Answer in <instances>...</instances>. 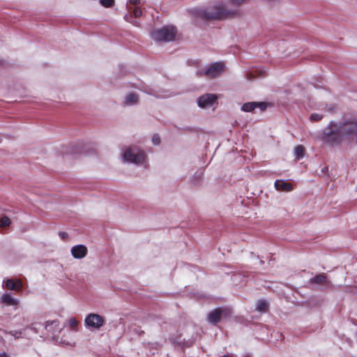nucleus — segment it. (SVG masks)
<instances>
[{
    "label": "nucleus",
    "instance_id": "nucleus-27",
    "mask_svg": "<svg viewBox=\"0 0 357 357\" xmlns=\"http://www.w3.org/2000/svg\"><path fill=\"white\" fill-rule=\"evenodd\" d=\"M124 19H125L127 22H130V23H132L134 25H137V24L135 23V22H132V21H131V16L126 15H125Z\"/></svg>",
    "mask_w": 357,
    "mask_h": 357
},
{
    "label": "nucleus",
    "instance_id": "nucleus-17",
    "mask_svg": "<svg viewBox=\"0 0 357 357\" xmlns=\"http://www.w3.org/2000/svg\"><path fill=\"white\" fill-rule=\"evenodd\" d=\"M305 149L303 146L298 145L294 148V155L296 159L300 160L304 156Z\"/></svg>",
    "mask_w": 357,
    "mask_h": 357
},
{
    "label": "nucleus",
    "instance_id": "nucleus-13",
    "mask_svg": "<svg viewBox=\"0 0 357 357\" xmlns=\"http://www.w3.org/2000/svg\"><path fill=\"white\" fill-rule=\"evenodd\" d=\"M274 186L278 191L290 192L294 189L292 184L283 180H276Z\"/></svg>",
    "mask_w": 357,
    "mask_h": 357
},
{
    "label": "nucleus",
    "instance_id": "nucleus-28",
    "mask_svg": "<svg viewBox=\"0 0 357 357\" xmlns=\"http://www.w3.org/2000/svg\"><path fill=\"white\" fill-rule=\"evenodd\" d=\"M128 2L130 3V4H133V5H137L139 3V0H128Z\"/></svg>",
    "mask_w": 357,
    "mask_h": 357
},
{
    "label": "nucleus",
    "instance_id": "nucleus-19",
    "mask_svg": "<svg viewBox=\"0 0 357 357\" xmlns=\"http://www.w3.org/2000/svg\"><path fill=\"white\" fill-rule=\"evenodd\" d=\"M268 304L265 301H259L256 305V310L259 312H266L267 310Z\"/></svg>",
    "mask_w": 357,
    "mask_h": 357
},
{
    "label": "nucleus",
    "instance_id": "nucleus-12",
    "mask_svg": "<svg viewBox=\"0 0 357 357\" xmlns=\"http://www.w3.org/2000/svg\"><path fill=\"white\" fill-rule=\"evenodd\" d=\"M139 95L135 92L127 93L123 100V105L125 106H133L138 103Z\"/></svg>",
    "mask_w": 357,
    "mask_h": 357
},
{
    "label": "nucleus",
    "instance_id": "nucleus-10",
    "mask_svg": "<svg viewBox=\"0 0 357 357\" xmlns=\"http://www.w3.org/2000/svg\"><path fill=\"white\" fill-rule=\"evenodd\" d=\"M70 254L74 259H82L88 255V248L82 244L75 245L70 248Z\"/></svg>",
    "mask_w": 357,
    "mask_h": 357
},
{
    "label": "nucleus",
    "instance_id": "nucleus-29",
    "mask_svg": "<svg viewBox=\"0 0 357 357\" xmlns=\"http://www.w3.org/2000/svg\"><path fill=\"white\" fill-rule=\"evenodd\" d=\"M0 357H10V356L5 352H2L0 353Z\"/></svg>",
    "mask_w": 357,
    "mask_h": 357
},
{
    "label": "nucleus",
    "instance_id": "nucleus-16",
    "mask_svg": "<svg viewBox=\"0 0 357 357\" xmlns=\"http://www.w3.org/2000/svg\"><path fill=\"white\" fill-rule=\"evenodd\" d=\"M311 283L324 284L326 283V277L324 274H320L310 279Z\"/></svg>",
    "mask_w": 357,
    "mask_h": 357
},
{
    "label": "nucleus",
    "instance_id": "nucleus-9",
    "mask_svg": "<svg viewBox=\"0 0 357 357\" xmlns=\"http://www.w3.org/2000/svg\"><path fill=\"white\" fill-rule=\"evenodd\" d=\"M229 312L228 308H216L208 314V321L213 324H216L222 317L228 316Z\"/></svg>",
    "mask_w": 357,
    "mask_h": 357
},
{
    "label": "nucleus",
    "instance_id": "nucleus-25",
    "mask_svg": "<svg viewBox=\"0 0 357 357\" xmlns=\"http://www.w3.org/2000/svg\"><path fill=\"white\" fill-rule=\"evenodd\" d=\"M9 334H10L12 336H13L15 339L20 338L22 335L21 331H12L9 332Z\"/></svg>",
    "mask_w": 357,
    "mask_h": 357
},
{
    "label": "nucleus",
    "instance_id": "nucleus-15",
    "mask_svg": "<svg viewBox=\"0 0 357 357\" xmlns=\"http://www.w3.org/2000/svg\"><path fill=\"white\" fill-rule=\"evenodd\" d=\"M2 303L10 306H17L19 303V300L13 297L9 294H4L1 296Z\"/></svg>",
    "mask_w": 357,
    "mask_h": 357
},
{
    "label": "nucleus",
    "instance_id": "nucleus-18",
    "mask_svg": "<svg viewBox=\"0 0 357 357\" xmlns=\"http://www.w3.org/2000/svg\"><path fill=\"white\" fill-rule=\"evenodd\" d=\"M78 324L79 321L75 317H71L68 321V326L74 331H77Z\"/></svg>",
    "mask_w": 357,
    "mask_h": 357
},
{
    "label": "nucleus",
    "instance_id": "nucleus-26",
    "mask_svg": "<svg viewBox=\"0 0 357 357\" xmlns=\"http://www.w3.org/2000/svg\"><path fill=\"white\" fill-rule=\"evenodd\" d=\"M132 12L136 17H140L142 14V11L137 7L134 8Z\"/></svg>",
    "mask_w": 357,
    "mask_h": 357
},
{
    "label": "nucleus",
    "instance_id": "nucleus-4",
    "mask_svg": "<svg viewBox=\"0 0 357 357\" xmlns=\"http://www.w3.org/2000/svg\"><path fill=\"white\" fill-rule=\"evenodd\" d=\"M176 29L173 26H165L154 30L151 33V38L157 42H170L175 39Z\"/></svg>",
    "mask_w": 357,
    "mask_h": 357
},
{
    "label": "nucleus",
    "instance_id": "nucleus-22",
    "mask_svg": "<svg viewBox=\"0 0 357 357\" xmlns=\"http://www.w3.org/2000/svg\"><path fill=\"white\" fill-rule=\"evenodd\" d=\"M323 116L319 114L313 113L310 116V120L312 122L319 121L322 119Z\"/></svg>",
    "mask_w": 357,
    "mask_h": 357
},
{
    "label": "nucleus",
    "instance_id": "nucleus-20",
    "mask_svg": "<svg viewBox=\"0 0 357 357\" xmlns=\"http://www.w3.org/2000/svg\"><path fill=\"white\" fill-rule=\"evenodd\" d=\"M53 327L56 328V329L59 327V321L56 320L54 321H48L46 322L45 328L49 331H54Z\"/></svg>",
    "mask_w": 357,
    "mask_h": 357
},
{
    "label": "nucleus",
    "instance_id": "nucleus-1",
    "mask_svg": "<svg viewBox=\"0 0 357 357\" xmlns=\"http://www.w3.org/2000/svg\"><path fill=\"white\" fill-rule=\"evenodd\" d=\"M245 0L217 1L211 3L205 9L199 10L197 15L207 20H224L237 13L234 7L242 5Z\"/></svg>",
    "mask_w": 357,
    "mask_h": 357
},
{
    "label": "nucleus",
    "instance_id": "nucleus-3",
    "mask_svg": "<svg viewBox=\"0 0 357 357\" xmlns=\"http://www.w3.org/2000/svg\"><path fill=\"white\" fill-rule=\"evenodd\" d=\"M344 138V135L338 123L330 122L323 131L321 139L324 142L331 146H335L340 144Z\"/></svg>",
    "mask_w": 357,
    "mask_h": 357
},
{
    "label": "nucleus",
    "instance_id": "nucleus-21",
    "mask_svg": "<svg viewBox=\"0 0 357 357\" xmlns=\"http://www.w3.org/2000/svg\"><path fill=\"white\" fill-rule=\"evenodd\" d=\"M10 224V220L7 216H3L0 218V227L5 228Z\"/></svg>",
    "mask_w": 357,
    "mask_h": 357
},
{
    "label": "nucleus",
    "instance_id": "nucleus-5",
    "mask_svg": "<svg viewBox=\"0 0 357 357\" xmlns=\"http://www.w3.org/2000/svg\"><path fill=\"white\" fill-rule=\"evenodd\" d=\"M105 322V317L96 313H90L84 319V325L90 330H99Z\"/></svg>",
    "mask_w": 357,
    "mask_h": 357
},
{
    "label": "nucleus",
    "instance_id": "nucleus-8",
    "mask_svg": "<svg viewBox=\"0 0 357 357\" xmlns=\"http://www.w3.org/2000/svg\"><path fill=\"white\" fill-rule=\"evenodd\" d=\"M218 97L215 94L206 93L197 99L198 106L201 108L207 109L213 106L217 102Z\"/></svg>",
    "mask_w": 357,
    "mask_h": 357
},
{
    "label": "nucleus",
    "instance_id": "nucleus-24",
    "mask_svg": "<svg viewBox=\"0 0 357 357\" xmlns=\"http://www.w3.org/2000/svg\"><path fill=\"white\" fill-rule=\"evenodd\" d=\"M152 143H153L154 145H158V144H160V137H159L158 135H154L152 137Z\"/></svg>",
    "mask_w": 357,
    "mask_h": 357
},
{
    "label": "nucleus",
    "instance_id": "nucleus-7",
    "mask_svg": "<svg viewBox=\"0 0 357 357\" xmlns=\"http://www.w3.org/2000/svg\"><path fill=\"white\" fill-rule=\"evenodd\" d=\"M225 70V64L222 62H214L199 71L201 75H205L210 78H213L219 76Z\"/></svg>",
    "mask_w": 357,
    "mask_h": 357
},
{
    "label": "nucleus",
    "instance_id": "nucleus-2",
    "mask_svg": "<svg viewBox=\"0 0 357 357\" xmlns=\"http://www.w3.org/2000/svg\"><path fill=\"white\" fill-rule=\"evenodd\" d=\"M121 157L125 162L137 165H146L147 162V155L144 151L135 145L125 149L121 153Z\"/></svg>",
    "mask_w": 357,
    "mask_h": 357
},
{
    "label": "nucleus",
    "instance_id": "nucleus-14",
    "mask_svg": "<svg viewBox=\"0 0 357 357\" xmlns=\"http://www.w3.org/2000/svg\"><path fill=\"white\" fill-rule=\"evenodd\" d=\"M5 286L10 290L20 291L22 288V282L20 280H13V279H8L5 281Z\"/></svg>",
    "mask_w": 357,
    "mask_h": 357
},
{
    "label": "nucleus",
    "instance_id": "nucleus-23",
    "mask_svg": "<svg viewBox=\"0 0 357 357\" xmlns=\"http://www.w3.org/2000/svg\"><path fill=\"white\" fill-rule=\"evenodd\" d=\"M100 3L102 6L109 8L114 4V0H100Z\"/></svg>",
    "mask_w": 357,
    "mask_h": 357
},
{
    "label": "nucleus",
    "instance_id": "nucleus-11",
    "mask_svg": "<svg viewBox=\"0 0 357 357\" xmlns=\"http://www.w3.org/2000/svg\"><path fill=\"white\" fill-rule=\"evenodd\" d=\"M266 107L267 104L264 102H248L241 106V110L245 112H253L256 109L264 111Z\"/></svg>",
    "mask_w": 357,
    "mask_h": 357
},
{
    "label": "nucleus",
    "instance_id": "nucleus-6",
    "mask_svg": "<svg viewBox=\"0 0 357 357\" xmlns=\"http://www.w3.org/2000/svg\"><path fill=\"white\" fill-rule=\"evenodd\" d=\"M345 138L357 144V121H346L340 124Z\"/></svg>",
    "mask_w": 357,
    "mask_h": 357
},
{
    "label": "nucleus",
    "instance_id": "nucleus-30",
    "mask_svg": "<svg viewBox=\"0 0 357 357\" xmlns=\"http://www.w3.org/2000/svg\"><path fill=\"white\" fill-rule=\"evenodd\" d=\"M60 236H61V238H64L66 236H67V234L66 233H60L59 234Z\"/></svg>",
    "mask_w": 357,
    "mask_h": 357
}]
</instances>
